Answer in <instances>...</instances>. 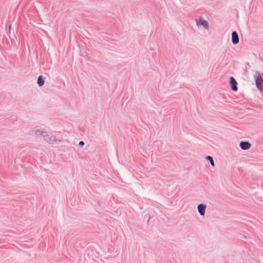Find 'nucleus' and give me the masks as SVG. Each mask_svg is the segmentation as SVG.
I'll return each instance as SVG.
<instances>
[{"mask_svg":"<svg viewBox=\"0 0 263 263\" xmlns=\"http://www.w3.org/2000/svg\"><path fill=\"white\" fill-rule=\"evenodd\" d=\"M232 41L233 44H237L239 43V36L236 31L232 33Z\"/></svg>","mask_w":263,"mask_h":263,"instance_id":"7","label":"nucleus"},{"mask_svg":"<svg viewBox=\"0 0 263 263\" xmlns=\"http://www.w3.org/2000/svg\"><path fill=\"white\" fill-rule=\"evenodd\" d=\"M196 24L198 28L202 27L207 30L209 29L208 22L202 17L196 19Z\"/></svg>","mask_w":263,"mask_h":263,"instance_id":"3","label":"nucleus"},{"mask_svg":"<svg viewBox=\"0 0 263 263\" xmlns=\"http://www.w3.org/2000/svg\"><path fill=\"white\" fill-rule=\"evenodd\" d=\"M79 144L80 146H83L84 145V142L83 141H81L79 142Z\"/></svg>","mask_w":263,"mask_h":263,"instance_id":"11","label":"nucleus"},{"mask_svg":"<svg viewBox=\"0 0 263 263\" xmlns=\"http://www.w3.org/2000/svg\"><path fill=\"white\" fill-rule=\"evenodd\" d=\"M253 78L255 83L256 87L261 91L263 89V78L260 72L258 71L255 72L253 74Z\"/></svg>","mask_w":263,"mask_h":263,"instance_id":"1","label":"nucleus"},{"mask_svg":"<svg viewBox=\"0 0 263 263\" xmlns=\"http://www.w3.org/2000/svg\"><path fill=\"white\" fill-rule=\"evenodd\" d=\"M230 83L232 89L234 91H237L238 90L237 86V83L233 77H230Z\"/></svg>","mask_w":263,"mask_h":263,"instance_id":"5","label":"nucleus"},{"mask_svg":"<svg viewBox=\"0 0 263 263\" xmlns=\"http://www.w3.org/2000/svg\"><path fill=\"white\" fill-rule=\"evenodd\" d=\"M206 159L210 161V162L212 166L214 167L215 166L214 160H213L212 157H211L210 156H208L206 157Z\"/></svg>","mask_w":263,"mask_h":263,"instance_id":"10","label":"nucleus"},{"mask_svg":"<svg viewBox=\"0 0 263 263\" xmlns=\"http://www.w3.org/2000/svg\"><path fill=\"white\" fill-rule=\"evenodd\" d=\"M240 148L243 150H248L250 148L251 145L248 141H241L239 144Z\"/></svg>","mask_w":263,"mask_h":263,"instance_id":"6","label":"nucleus"},{"mask_svg":"<svg viewBox=\"0 0 263 263\" xmlns=\"http://www.w3.org/2000/svg\"><path fill=\"white\" fill-rule=\"evenodd\" d=\"M33 132L35 136H42L43 138L45 134H46V130H45L43 129L39 128L34 129Z\"/></svg>","mask_w":263,"mask_h":263,"instance_id":"8","label":"nucleus"},{"mask_svg":"<svg viewBox=\"0 0 263 263\" xmlns=\"http://www.w3.org/2000/svg\"><path fill=\"white\" fill-rule=\"evenodd\" d=\"M11 27V25H10L9 26V33L10 32Z\"/></svg>","mask_w":263,"mask_h":263,"instance_id":"12","label":"nucleus"},{"mask_svg":"<svg viewBox=\"0 0 263 263\" xmlns=\"http://www.w3.org/2000/svg\"><path fill=\"white\" fill-rule=\"evenodd\" d=\"M43 139L46 142L52 144L56 142H60L61 140L55 135L49 133L46 131Z\"/></svg>","mask_w":263,"mask_h":263,"instance_id":"2","label":"nucleus"},{"mask_svg":"<svg viewBox=\"0 0 263 263\" xmlns=\"http://www.w3.org/2000/svg\"><path fill=\"white\" fill-rule=\"evenodd\" d=\"M37 84L39 85V86H43L44 85V80L43 79L42 76H40L39 77V78L37 79Z\"/></svg>","mask_w":263,"mask_h":263,"instance_id":"9","label":"nucleus"},{"mask_svg":"<svg viewBox=\"0 0 263 263\" xmlns=\"http://www.w3.org/2000/svg\"><path fill=\"white\" fill-rule=\"evenodd\" d=\"M206 205L205 204L200 203L197 206V211L201 216H204L205 213Z\"/></svg>","mask_w":263,"mask_h":263,"instance_id":"4","label":"nucleus"}]
</instances>
